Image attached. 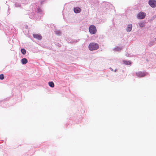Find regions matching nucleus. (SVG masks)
Masks as SVG:
<instances>
[{
    "label": "nucleus",
    "mask_w": 156,
    "mask_h": 156,
    "mask_svg": "<svg viewBox=\"0 0 156 156\" xmlns=\"http://www.w3.org/2000/svg\"><path fill=\"white\" fill-rule=\"evenodd\" d=\"M56 34L59 35L61 34V33L59 32H56Z\"/></svg>",
    "instance_id": "dca6fc26"
},
{
    "label": "nucleus",
    "mask_w": 156,
    "mask_h": 156,
    "mask_svg": "<svg viewBox=\"0 0 156 156\" xmlns=\"http://www.w3.org/2000/svg\"><path fill=\"white\" fill-rule=\"evenodd\" d=\"M4 78V75L3 74L0 75V79L1 80H3Z\"/></svg>",
    "instance_id": "2eb2a0df"
},
{
    "label": "nucleus",
    "mask_w": 156,
    "mask_h": 156,
    "mask_svg": "<svg viewBox=\"0 0 156 156\" xmlns=\"http://www.w3.org/2000/svg\"><path fill=\"white\" fill-rule=\"evenodd\" d=\"M146 16V13L142 12H140L137 15V17L138 19H144Z\"/></svg>",
    "instance_id": "7ed1b4c3"
},
{
    "label": "nucleus",
    "mask_w": 156,
    "mask_h": 156,
    "mask_svg": "<svg viewBox=\"0 0 156 156\" xmlns=\"http://www.w3.org/2000/svg\"><path fill=\"white\" fill-rule=\"evenodd\" d=\"M73 10L75 13H78L80 12L81 11V9L79 7L74 8Z\"/></svg>",
    "instance_id": "0eeeda50"
},
{
    "label": "nucleus",
    "mask_w": 156,
    "mask_h": 156,
    "mask_svg": "<svg viewBox=\"0 0 156 156\" xmlns=\"http://www.w3.org/2000/svg\"><path fill=\"white\" fill-rule=\"evenodd\" d=\"M123 62L124 64L127 65H129L131 63V62L130 61H123Z\"/></svg>",
    "instance_id": "9d476101"
},
{
    "label": "nucleus",
    "mask_w": 156,
    "mask_h": 156,
    "mask_svg": "<svg viewBox=\"0 0 156 156\" xmlns=\"http://www.w3.org/2000/svg\"><path fill=\"white\" fill-rule=\"evenodd\" d=\"M132 24H129L128 25L127 29H126V30L127 31H131L132 28Z\"/></svg>",
    "instance_id": "6e6552de"
},
{
    "label": "nucleus",
    "mask_w": 156,
    "mask_h": 156,
    "mask_svg": "<svg viewBox=\"0 0 156 156\" xmlns=\"http://www.w3.org/2000/svg\"><path fill=\"white\" fill-rule=\"evenodd\" d=\"M33 36L34 38L38 40H41L42 38L41 36L38 34H33Z\"/></svg>",
    "instance_id": "39448f33"
},
{
    "label": "nucleus",
    "mask_w": 156,
    "mask_h": 156,
    "mask_svg": "<svg viewBox=\"0 0 156 156\" xmlns=\"http://www.w3.org/2000/svg\"><path fill=\"white\" fill-rule=\"evenodd\" d=\"M89 30L90 33L92 34H95L97 32L96 27L94 25H91L89 27Z\"/></svg>",
    "instance_id": "f03ea898"
},
{
    "label": "nucleus",
    "mask_w": 156,
    "mask_h": 156,
    "mask_svg": "<svg viewBox=\"0 0 156 156\" xmlns=\"http://www.w3.org/2000/svg\"><path fill=\"white\" fill-rule=\"evenodd\" d=\"M122 49V48H119V47H116L114 49V50L116 51H120Z\"/></svg>",
    "instance_id": "f8f14e48"
},
{
    "label": "nucleus",
    "mask_w": 156,
    "mask_h": 156,
    "mask_svg": "<svg viewBox=\"0 0 156 156\" xmlns=\"http://www.w3.org/2000/svg\"><path fill=\"white\" fill-rule=\"evenodd\" d=\"M27 62V60L26 58H23L21 59V62L23 64H26Z\"/></svg>",
    "instance_id": "1a4fd4ad"
},
{
    "label": "nucleus",
    "mask_w": 156,
    "mask_h": 156,
    "mask_svg": "<svg viewBox=\"0 0 156 156\" xmlns=\"http://www.w3.org/2000/svg\"><path fill=\"white\" fill-rule=\"evenodd\" d=\"M49 85L51 87H54V84L53 82H50L48 83Z\"/></svg>",
    "instance_id": "9b49d317"
},
{
    "label": "nucleus",
    "mask_w": 156,
    "mask_h": 156,
    "mask_svg": "<svg viewBox=\"0 0 156 156\" xmlns=\"http://www.w3.org/2000/svg\"><path fill=\"white\" fill-rule=\"evenodd\" d=\"M21 52L23 55H25L26 53V51L24 49L22 48L21 49Z\"/></svg>",
    "instance_id": "ddd939ff"
},
{
    "label": "nucleus",
    "mask_w": 156,
    "mask_h": 156,
    "mask_svg": "<svg viewBox=\"0 0 156 156\" xmlns=\"http://www.w3.org/2000/svg\"><path fill=\"white\" fill-rule=\"evenodd\" d=\"M99 47L98 44L95 42L90 43L88 46V48L90 51L95 50L98 49Z\"/></svg>",
    "instance_id": "f257e3e1"
},
{
    "label": "nucleus",
    "mask_w": 156,
    "mask_h": 156,
    "mask_svg": "<svg viewBox=\"0 0 156 156\" xmlns=\"http://www.w3.org/2000/svg\"><path fill=\"white\" fill-rule=\"evenodd\" d=\"M137 76L139 77H142L145 76L146 75L145 73L144 72H139L136 73Z\"/></svg>",
    "instance_id": "423d86ee"
},
{
    "label": "nucleus",
    "mask_w": 156,
    "mask_h": 156,
    "mask_svg": "<svg viewBox=\"0 0 156 156\" xmlns=\"http://www.w3.org/2000/svg\"><path fill=\"white\" fill-rule=\"evenodd\" d=\"M149 4L152 7L154 8L156 6V1L155 0H150Z\"/></svg>",
    "instance_id": "20e7f679"
},
{
    "label": "nucleus",
    "mask_w": 156,
    "mask_h": 156,
    "mask_svg": "<svg viewBox=\"0 0 156 156\" xmlns=\"http://www.w3.org/2000/svg\"><path fill=\"white\" fill-rule=\"evenodd\" d=\"M139 25L141 27H144V24L143 22L140 23H139Z\"/></svg>",
    "instance_id": "4468645a"
}]
</instances>
